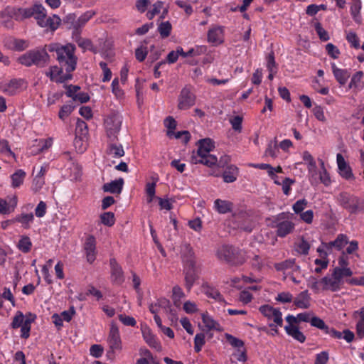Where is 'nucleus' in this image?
<instances>
[{
    "mask_svg": "<svg viewBox=\"0 0 364 364\" xmlns=\"http://www.w3.org/2000/svg\"><path fill=\"white\" fill-rule=\"evenodd\" d=\"M47 48L50 53H56V60L60 67L64 68L66 73H71L76 69L77 58L75 55L76 49L75 45L52 43L47 45Z\"/></svg>",
    "mask_w": 364,
    "mask_h": 364,
    "instance_id": "f257e3e1",
    "label": "nucleus"
},
{
    "mask_svg": "<svg viewBox=\"0 0 364 364\" xmlns=\"http://www.w3.org/2000/svg\"><path fill=\"white\" fill-rule=\"evenodd\" d=\"M198 149L196 153L191 156V163L193 164H201L208 167H212L218 163V158L210 152L214 148V142L209 138L200 139L198 142Z\"/></svg>",
    "mask_w": 364,
    "mask_h": 364,
    "instance_id": "f03ea898",
    "label": "nucleus"
},
{
    "mask_svg": "<svg viewBox=\"0 0 364 364\" xmlns=\"http://www.w3.org/2000/svg\"><path fill=\"white\" fill-rule=\"evenodd\" d=\"M47 45L43 48L30 50L18 58V62L26 67L36 65L38 68L46 67L50 60Z\"/></svg>",
    "mask_w": 364,
    "mask_h": 364,
    "instance_id": "7ed1b4c3",
    "label": "nucleus"
},
{
    "mask_svg": "<svg viewBox=\"0 0 364 364\" xmlns=\"http://www.w3.org/2000/svg\"><path fill=\"white\" fill-rule=\"evenodd\" d=\"M218 259L226 262L231 266H240L247 259L246 252L239 247L229 245L220 247L216 252Z\"/></svg>",
    "mask_w": 364,
    "mask_h": 364,
    "instance_id": "20e7f679",
    "label": "nucleus"
},
{
    "mask_svg": "<svg viewBox=\"0 0 364 364\" xmlns=\"http://www.w3.org/2000/svg\"><path fill=\"white\" fill-rule=\"evenodd\" d=\"M32 11L28 8H16L7 6L0 13L1 25L6 28H13L14 23L13 20L22 21L31 17Z\"/></svg>",
    "mask_w": 364,
    "mask_h": 364,
    "instance_id": "39448f33",
    "label": "nucleus"
},
{
    "mask_svg": "<svg viewBox=\"0 0 364 364\" xmlns=\"http://www.w3.org/2000/svg\"><path fill=\"white\" fill-rule=\"evenodd\" d=\"M32 11L31 16H34L38 24L41 27L47 28L51 31H55L60 23V18L56 16L47 17L45 8L41 4H35L28 8Z\"/></svg>",
    "mask_w": 364,
    "mask_h": 364,
    "instance_id": "423d86ee",
    "label": "nucleus"
},
{
    "mask_svg": "<svg viewBox=\"0 0 364 364\" xmlns=\"http://www.w3.org/2000/svg\"><path fill=\"white\" fill-rule=\"evenodd\" d=\"M337 201L339 205L347 210L350 214L364 213V200L348 192L341 193Z\"/></svg>",
    "mask_w": 364,
    "mask_h": 364,
    "instance_id": "0eeeda50",
    "label": "nucleus"
},
{
    "mask_svg": "<svg viewBox=\"0 0 364 364\" xmlns=\"http://www.w3.org/2000/svg\"><path fill=\"white\" fill-rule=\"evenodd\" d=\"M293 215L290 213H281L272 221V227L277 229L276 234L279 237H284L294 230L295 225L291 220Z\"/></svg>",
    "mask_w": 364,
    "mask_h": 364,
    "instance_id": "6e6552de",
    "label": "nucleus"
},
{
    "mask_svg": "<svg viewBox=\"0 0 364 364\" xmlns=\"http://www.w3.org/2000/svg\"><path fill=\"white\" fill-rule=\"evenodd\" d=\"M122 122V116L115 112H110L105 119L104 125L107 138L110 141L117 139Z\"/></svg>",
    "mask_w": 364,
    "mask_h": 364,
    "instance_id": "1a4fd4ad",
    "label": "nucleus"
},
{
    "mask_svg": "<svg viewBox=\"0 0 364 364\" xmlns=\"http://www.w3.org/2000/svg\"><path fill=\"white\" fill-rule=\"evenodd\" d=\"M196 95L191 92L189 87H184L180 92L178 98V108L186 110L195 105Z\"/></svg>",
    "mask_w": 364,
    "mask_h": 364,
    "instance_id": "9d476101",
    "label": "nucleus"
},
{
    "mask_svg": "<svg viewBox=\"0 0 364 364\" xmlns=\"http://www.w3.org/2000/svg\"><path fill=\"white\" fill-rule=\"evenodd\" d=\"M25 81L21 78H14L9 81L0 82V91L9 96H13L20 92Z\"/></svg>",
    "mask_w": 364,
    "mask_h": 364,
    "instance_id": "9b49d317",
    "label": "nucleus"
},
{
    "mask_svg": "<svg viewBox=\"0 0 364 364\" xmlns=\"http://www.w3.org/2000/svg\"><path fill=\"white\" fill-rule=\"evenodd\" d=\"M259 312L268 320H273L279 327L283 326L282 314L279 309H276L270 305H262L259 308Z\"/></svg>",
    "mask_w": 364,
    "mask_h": 364,
    "instance_id": "f8f14e48",
    "label": "nucleus"
},
{
    "mask_svg": "<svg viewBox=\"0 0 364 364\" xmlns=\"http://www.w3.org/2000/svg\"><path fill=\"white\" fill-rule=\"evenodd\" d=\"M107 343L109 348L114 351L122 349V340L118 326L114 322L110 324V329L107 337Z\"/></svg>",
    "mask_w": 364,
    "mask_h": 364,
    "instance_id": "ddd939ff",
    "label": "nucleus"
},
{
    "mask_svg": "<svg viewBox=\"0 0 364 364\" xmlns=\"http://www.w3.org/2000/svg\"><path fill=\"white\" fill-rule=\"evenodd\" d=\"M225 27L222 26H213L207 33V41L213 46H218L224 42Z\"/></svg>",
    "mask_w": 364,
    "mask_h": 364,
    "instance_id": "4468645a",
    "label": "nucleus"
},
{
    "mask_svg": "<svg viewBox=\"0 0 364 364\" xmlns=\"http://www.w3.org/2000/svg\"><path fill=\"white\" fill-rule=\"evenodd\" d=\"M110 278L113 284L121 285L124 282V272L115 258L109 259Z\"/></svg>",
    "mask_w": 364,
    "mask_h": 364,
    "instance_id": "2eb2a0df",
    "label": "nucleus"
},
{
    "mask_svg": "<svg viewBox=\"0 0 364 364\" xmlns=\"http://www.w3.org/2000/svg\"><path fill=\"white\" fill-rule=\"evenodd\" d=\"M64 68H58L57 65L50 66L49 70L45 73L46 75L50 78L51 81L56 82H63L72 78V74L66 73L63 75V69Z\"/></svg>",
    "mask_w": 364,
    "mask_h": 364,
    "instance_id": "dca6fc26",
    "label": "nucleus"
},
{
    "mask_svg": "<svg viewBox=\"0 0 364 364\" xmlns=\"http://www.w3.org/2000/svg\"><path fill=\"white\" fill-rule=\"evenodd\" d=\"M183 274L185 275V287L187 291H190L195 282L199 278L196 265L183 267Z\"/></svg>",
    "mask_w": 364,
    "mask_h": 364,
    "instance_id": "f3484780",
    "label": "nucleus"
},
{
    "mask_svg": "<svg viewBox=\"0 0 364 364\" xmlns=\"http://www.w3.org/2000/svg\"><path fill=\"white\" fill-rule=\"evenodd\" d=\"M336 162L338 165V173L342 178L346 180L354 178V176L350 166L346 161L343 156L341 153H338L336 155Z\"/></svg>",
    "mask_w": 364,
    "mask_h": 364,
    "instance_id": "a211bd4d",
    "label": "nucleus"
},
{
    "mask_svg": "<svg viewBox=\"0 0 364 364\" xmlns=\"http://www.w3.org/2000/svg\"><path fill=\"white\" fill-rule=\"evenodd\" d=\"M84 250L86 254L87 260L92 264L96 259V240L93 235H89L84 244Z\"/></svg>",
    "mask_w": 364,
    "mask_h": 364,
    "instance_id": "6ab92c4d",
    "label": "nucleus"
},
{
    "mask_svg": "<svg viewBox=\"0 0 364 364\" xmlns=\"http://www.w3.org/2000/svg\"><path fill=\"white\" fill-rule=\"evenodd\" d=\"M95 14V13L93 11L90 10L82 14L78 18L76 17L73 35L75 36H79L80 35L82 28L93 17Z\"/></svg>",
    "mask_w": 364,
    "mask_h": 364,
    "instance_id": "aec40b11",
    "label": "nucleus"
},
{
    "mask_svg": "<svg viewBox=\"0 0 364 364\" xmlns=\"http://www.w3.org/2000/svg\"><path fill=\"white\" fill-rule=\"evenodd\" d=\"M294 305L296 308L307 309L311 306V296L308 290L301 291L293 299Z\"/></svg>",
    "mask_w": 364,
    "mask_h": 364,
    "instance_id": "412c9836",
    "label": "nucleus"
},
{
    "mask_svg": "<svg viewBox=\"0 0 364 364\" xmlns=\"http://www.w3.org/2000/svg\"><path fill=\"white\" fill-rule=\"evenodd\" d=\"M321 283L323 284V290H329L333 292L338 291L341 288V283L336 276L324 277L321 279Z\"/></svg>",
    "mask_w": 364,
    "mask_h": 364,
    "instance_id": "4be33fe9",
    "label": "nucleus"
},
{
    "mask_svg": "<svg viewBox=\"0 0 364 364\" xmlns=\"http://www.w3.org/2000/svg\"><path fill=\"white\" fill-rule=\"evenodd\" d=\"M87 134V124L83 120L77 119L75 128L76 136L74 141L75 146H77L78 143H81L82 141H84V139H86Z\"/></svg>",
    "mask_w": 364,
    "mask_h": 364,
    "instance_id": "5701e85b",
    "label": "nucleus"
},
{
    "mask_svg": "<svg viewBox=\"0 0 364 364\" xmlns=\"http://www.w3.org/2000/svg\"><path fill=\"white\" fill-rule=\"evenodd\" d=\"M332 73L336 81L340 85H344L350 76V73L347 69L338 68L335 63H331Z\"/></svg>",
    "mask_w": 364,
    "mask_h": 364,
    "instance_id": "b1692460",
    "label": "nucleus"
},
{
    "mask_svg": "<svg viewBox=\"0 0 364 364\" xmlns=\"http://www.w3.org/2000/svg\"><path fill=\"white\" fill-rule=\"evenodd\" d=\"M202 321L205 326V327L208 331H216L220 332L223 331V328L220 325V323L213 319V318L208 313H203L201 315Z\"/></svg>",
    "mask_w": 364,
    "mask_h": 364,
    "instance_id": "393cba45",
    "label": "nucleus"
},
{
    "mask_svg": "<svg viewBox=\"0 0 364 364\" xmlns=\"http://www.w3.org/2000/svg\"><path fill=\"white\" fill-rule=\"evenodd\" d=\"M233 203L229 200L216 199L214 201V209L220 214L231 213L233 210Z\"/></svg>",
    "mask_w": 364,
    "mask_h": 364,
    "instance_id": "a878e982",
    "label": "nucleus"
},
{
    "mask_svg": "<svg viewBox=\"0 0 364 364\" xmlns=\"http://www.w3.org/2000/svg\"><path fill=\"white\" fill-rule=\"evenodd\" d=\"M124 182V179L122 178H119V179L112 181L110 183H105L102 189L105 192L119 194L122 191Z\"/></svg>",
    "mask_w": 364,
    "mask_h": 364,
    "instance_id": "bb28decb",
    "label": "nucleus"
},
{
    "mask_svg": "<svg viewBox=\"0 0 364 364\" xmlns=\"http://www.w3.org/2000/svg\"><path fill=\"white\" fill-rule=\"evenodd\" d=\"M202 289L203 293L208 297L215 299L217 301L221 302L224 301V298L223 295L220 293L218 289L215 287L208 284V283H204L202 285Z\"/></svg>",
    "mask_w": 364,
    "mask_h": 364,
    "instance_id": "cd10ccee",
    "label": "nucleus"
},
{
    "mask_svg": "<svg viewBox=\"0 0 364 364\" xmlns=\"http://www.w3.org/2000/svg\"><path fill=\"white\" fill-rule=\"evenodd\" d=\"M238 175V168L235 165H230L223 173V181L228 183H233L237 180Z\"/></svg>",
    "mask_w": 364,
    "mask_h": 364,
    "instance_id": "c85d7f7f",
    "label": "nucleus"
},
{
    "mask_svg": "<svg viewBox=\"0 0 364 364\" xmlns=\"http://www.w3.org/2000/svg\"><path fill=\"white\" fill-rule=\"evenodd\" d=\"M284 330L287 334L294 340L303 343L306 341L305 335L299 330L298 326H285Z\"/></svg>",
    "mask_w": 364,
    "mask_h": 364,
    "instance_id": "c756f323",
    "label": "nucleus"
},
{
    "mask_svg": "<svg viewBox=\"0 0 364 364\" xmlns=\"http://www.w3.org/2000/svg\"><path fill=\"white\" fill-rule=\"evenodd\" d=\"M107 154L114 158H120L124 155V150L122 144L109 141L107 148Z\"/></svg>",
    "mask_w": 364,
    "mask_h": 364,
    "instance_id": "7c9ffc66",
    "label": "nucleus"
},
{
    "mask_svg": "<svg viewBox=\"0 0 364 364\" xmlns=\"http://www.w3.org/2000/svg\"><path fill=\"white\" fill-rule=\"evenodd\" d=\"M362 9L361 0H351L350 12L353 19L358 23H360L362 18L360 10Z\"/></svg>",
    "mask_w": 364,
    "mask_h": 364,
    "instance_id": "2f4dec72",
    "label": "nucleus"
},
{
    "mask_svg": "<svg viewBox=\"0 0 364 364\" xmlns=\"http://www.w3.org/2000/svg\"><path fill=\"white\" fill-rule=\"evenodd\" d=\"M183 266L196 265L194 252L190 245H186L182 252Z\"/></svg>",
    "mask_w": 364,
    "mask_h": 364,
    "instance_id": "473e14b6",
    "label": "nucleus"
},
{
    "mask_svg": "<svg viewBox=\"0 0 364 364\" xmlns=\"http://www.w3.org/2000/svg\"><path fill=\"white\" fill-rule=\"evenodd\" d=\"M33 220L34 215L32 213H21L15 218L16 222L21 223L24 229H29L31 228V223L33 222Z\"/></svg>",
    "mask_w": 364,
    "mask_h": 364,
    "instance_id": "72a5a7b5",
    "label": "nucleus"
},
{
    "mask_svg": "<svg viewBox=\"0 0 364 364\" xmlns=\"http://www.w3.org/2000/svg\"><path fill=\"white\" fill-rule=\"evenodd\" d=\"M141 332L144 340L150 347L155 348L159 347V343L156 341V336L152 333L149 328H142Z\"/></svg>",
    "mask_w": 364,
    "mask_h": 364,
    "instance_id": "f704fd0d",
    "label": "nucleus"
},
{
    "mask_svg": "<svg viewBox=\"0 0 364 364\" xmlns=\"http://www.w3.org/2000/svg\"><path fill=\"white\" fill-rule=\"evenodd\" d=\"M17 247L23 253L29 252L32 247V242L30 237L26 235L21 236L18 242Z\"/></svg>",
    "mask_w": 364,
    "mask_h": 364,
    "instance_id": "c9c22d12",
    "label": "nucleus"
},
{
    "mask_svg": "<svg viewBox=\"0 0 364 364\" xmlns=\"http://www.w3.org/2000/svg\"><path fill=\"white\" fill-rule=\"evenodd\" d=\"M363 77V73L362 71L356 72L351 77L350 82L348 85L349 89H357L360 90L363 88L362 78Z\"/></svg>",
    "mask_w": 364,
    "mask_h": 364,
    "instance_id": "e433bc0d",
    "label": "nucleus"
},
{
    "mask_svg": "<svg viewBox=\"0 0 364 364\" xmlns=\"http://www.w3.org/2000/svg\"><path fill=\"white\" fill-rule=\"evenodd\" d=\"M348 243V237L344 234H339L336 237V240L331 241L332 247L340 251Z\"/></svg>",
    "mask_w": 364,
    "mask_h": 364,
    "instance_id": "4c0bfd02",
    "label": "nucleus"
},
{
    "mask_svg": "<svg viewBox=\"0 0 364 364\" xmlns=\"http://www.w3.org/2000/svg\"><path fill=\"white\" fill-rule=\"evenodd\" d=\"M26 176V173L22 169L17 170L11 176V185L14 188L19 187L23 182Z\"/></svg>",
    "mask_w": 364,
    "mask_h": 364,
    "instance_id": "58836bf2",
    "label": "nucleus"
},
{
    "mask_svg": "<svg viewBox=\"0 0 364 364\" xmlns=\"http://www.w3.org/2000/svg\"><path fill=\"white\" fill-rule=\"evenodd\" d=\"M353 274L352 270L349 267H335L333 271V276H336L342 284V279L343 277H350Z\"/></svg>",
    "mask_w": 364,
    "mask_h": 364,
    "instance_id": "ea45409f",
    "label": "nucleus"
},
{
    "mask_svg": "<svg viewBox=\"0 0 364 364\" xmlns=\"http://www.w3.org/2000/svg\"><path fill=\"white\" fill-rule=\"evenodd\" d=\"M171 30L172 26L169 21L161 22L158 27V31L162 38L168 37Z\"/></svg>",
    "mask_w": 364,
    "mask_h": 364,
    "instance_id": "a19ab883",
    "label": "nucleus"
},
{
    "mask_svg": "<svg viewBox=\"0 0 364 364\" xmlns=\"http://www.w3.org/2000/svg\"><path fill=\"white\" fill-rule=\"evenodd\" d=\"M320 165L321 171L319 174V178L323 185L328 186L331 183L330 175L326 169L324 162L322 160L320 161Z\"/></svg>",
    "mask_w": 364,
    "mask_h": 364,
    "instance_id": "79ce46f5",
    "label": "nucleus"
},
{
    "mask_svg": "<svg viewBox=\"0 0 364 364\" xmlns=\"http://www.w3.org/2000/svg\"><path fill=\"white\" fill-rule=\"evenodd\" d=\"M101 223L108 227H112L115 223L114 214L112 212H105L100 215Z\"/></svg>",
    "mask_w": 364,
    "mask_h": 364,
    "instance_id": "37998d69",
    "label": "nucleus"
},
{
    "mask_svg": "<svg viewBox=\"0 0 364 364\" xmlns=\"http://www.w3.org/2000/svg\"><path fill=\"white\" fill-rule=\"evenodd\" d=\"M75 106L73 104L63 105L58 112L59 118L64 121L74 110Z\"/></svg>",
    "mask_w": 364,
    "mask_h": 364,
    "instance_id": "c03bdc74",
    "label": "nucleus"
},
{
    "mask_svg": "<svg viewBox=\"0 0 364 364\" xmlns=\"http://www.w3.org/2000/svg\"><path fill=\"white\" fill-rule=\"evenodd\" d=\"M24 324V315L21 311H18L13 318L11 323V328L16 329Z\"/></svg>",
    "mask_w": 364,
    "mask_h": 364,
    "instance_id": "a18cd8bd",
    "label": "nucleus"
},
{
    "mask_svg": "<svg viewBox=\"0 0 364 364\" xmlns=\"http://www.w3.org/2000/svg\"><path fill=\"white\" fill-rule=\"evenodd\" d=\"M314 28L321 41H327L330 39L328 33L323 28L320 22L314 23Z\"/></svg>",
    "mask_w": 364,
    "mask_h": 364,
    "instance_id": "49530a36",
    "label": "nucleus"
},
{
    "mask_svg": "<svg viewBox=\"0 0 364 364\" xmlns=\"http://www.w3.org/2000/svg\"><path fill=\"white\" fill-rule=\"evenodd\" d=\"M205 336L204 333H197L194 338V350L196 353H199L201 350L203 346L205 343Z\"/></svg>",
    "mask_w": 364,
    "mask_h": 364,
    "instance_id": "de8ad7c7",
    "label": "nucleus"
},
{
    "mask_svg": "<svg viewBox=\"0 0 364 364\" xmlns=\"http://www.w3.org/2000/svg\"><path fill=\"white\" fill-rule=\"evenodd\" d=\"M148 48L144 45H141L135 50L136 59L140 63L144 61L148 55Z\"/></svg>",
    "mask_w": 364,
    "mask_h": 364,
    "instance_id": "09e8293b",
    "label": "nucleus"
},
{
    "mask_svg": "<svg viewBox=\"0 0 364 364\" xmlns=\"http://www.w3.org/2000/svg\"><path fill=\"white\" fill-rule=\"evenodd\" d=\"M346 40L352 48L358 49L360 47L359 38L355 32H348L346 34Z\"/></svg>",
    "mask_w": 364,
    "mask_h": 364,
    "instance_id": "8fccbe9b",
    "label": "nucleus"
},
{
    "mask_svg": "<svg viewBox=\"0 0 364 364\" xmlns=\"http://www.w3.org/2000/svg\"><path fill=\"white\" fill-rule=\"evenodd\" d=\"M293 294L289 291H282L277 294L275 300L282 304L291 303L293 301Z\"/></svg>",
    "mask_w": 364,
    "mask_h": 364,
    "instance_id": "3c124183",
    "label": "nucleus"
},
{
    "mask_svg": "<svg viewBox=\"0 0 364 364\" xmlns=\"http://www.w3.org/2000/svg\"><path fill=\"white\" fill-rule=\"evenodd\" d=\"M267 68L269 72L277 70V63L275 62L274 53L271 51L266 57Z\"/></svg>",
    "mask_w": 364,
    "mask_h": 364,
    "instance_id": "603ef678",
    "label": "nucleus"
},
{
    "mask_svg": "<svg viewBox=\"0 0 364 364\" xmlns=\"http://www.w3.org/2000/svg\"><path fill=\"white\" fill-rule=\"evenodd\" d=\"M302 158H303V160L306 163H307L308 168L309 171H312L316 168V161H315L314 157L312 156V155L308 151H305L303 152Z\"/></svg>",
    "mask_w": 364,
    "mask_h": 364,
    "instance_id": "864d4df0",
    "label": "nucleus"
},
{
    "mask_svg": "<svg viewBox=\"0 0 364 364\" xmlns=\"http://www.w3.org/2000/svg\"><path fill=\"white\" fill-rule=\"evenodd\" d=\"M0 153L7 156H15L14 153L9 146V141L6 139H0Z\"/></svg>",
    "mask_w": 364,
    "mask_h": 364,
    "instance_id": "5fc2aeb1",
    "label": "nucleus"
},
{
    "mask_svg": "<svg viewBox=\"0 0 364 364\" xmlns=\"http://www.w3.org/2000/svg\"><path fill=\"white\" fill-rule=\"evenodd\" d=\"M99 65L103 72V77L102 79V82H109L112 78V73L110 69L108 68L107 63L101 61L99 63Z\"/></svg>",
    "mask_w": 364,
    "mask_h": 364,
    "instance_id": "6e6d98bb",
    "label": "nucleus"
},
{
    "mask_svg": "<svg viewBox=\"0 0 364 364\" xmlns=\"http://www.w3.org/2000/svg\"><path fill=\"white\" fill-rule=\"evenodd\" d=\"M225 338H226L227 341H228V343L232 347L237 348L238 349L244 347L245 343L241 339H239V338L233 336L232 335H230L228 333L225 334Z\"/></svg>",
    "mask_w": 364,
    "mask_h": 364,
    "instance_id": "4d7b16f0",
    "label": "nucleus"
},
{
    "mask_svg": "<svg viewBox=\"0 0 364 364\" xmlns=\"http://www.w3.org/2000/svg\"><path fill=\"white\" fill-rule=\"evenodd\" d=\"M294 264V259H287L282 262L275 263L274 268L276 269L277 271H284L288 269L292 268Z\"/></svg>",
    "mask_w": 364,
    "mask_h": 364,
    "instance_id": "13d9d810",
    "label": "nucleus"
},
{
    "mask_svg": "<svg viewBox=\"0 0 364 364\" xmlns=\"http://www.w3.org/2000/svg\"><path fill=\"white\" fill-rule=\"evenodd\" d=\"M279 153V148L277 144V141L274 142L271 141L265 151V154L267 156H269L272 158H276Z\"/></svg>",
    "mask_w": 364,
    "mask_h": 364,
    "instance_id": "bf43d9fd",
    "label": "nucleus"
},
{
    "mask_svg": "<svg viewBox=\"0 0 364 364\" xmlns=\"http://www.w3.org/2000/svg\"><path fill=\"white\" fill-rule=\"evenodd\" d=\"M157 304L159 305V308L163 310L164 313L171 312L173 311V309L171 308V303L168 299L166 298H161L157 300Z\"/></svg>",
    "mask_w": 364,
    "mask_h": 364,
    "instance_id": "052dcab7",
    "label": "nucleus"
},
{
    "mask_svg": "<svg viewBox=\"0 0 364 364\" xmlns=\"http://www.w3.org/2000/svg\"><path fill=\"white\" fill-rule=\"evenodd\" d=\"M78 38V39H76V41L80 48L94 51L93 44L90 39L81 38L80 36H76V38Z\"/></svg>",
    "mask_w": 364,
    "mask_h": 364,
    "instance_id": "680f3d73",
    "label": "nucleus"
},
{
    "mask_svg": "<svg viewBox=\"0 0 364 364\" xmlns=\"http://www.w3.org/2000/svg\"><path fill=\"white\" fill-rule=\"evenodd\" d=\"M230 123L232 125V129L237 132H241L242 131V117L237 115L234 116L230 119Z\"/></svg>",
    "mask_w": 364,
    "mask_h": 364,
    "instance_id": "e2e57ef3",
    "label": "nucleus"
},
{
    "mask_svg": "<svg viewBox=\"0 0 364 364\" xmlns=\"http://www.w3.org/2000/svg\"><path fill=\"white\" fill-rule=\"evenodd\" d=\"M119 320L124 325L127 326H135L136 321L132 316H127L125 314H119L118 316Z\"/></svg>",
    "mask_w": 364,
    "mask_h": 364,
    "instance_id": "0e129e2a",
    "label": "nucleus"
},
{
    "mask_svg": "<svg viewBox=\"0 0 364 364\" xmlns=\"http://www.w3.org/2000/svg\"><path fill=\"white\" fill-rule=\"evenodd\" d=\"M311 326L316 327L318 329L323 330L324 332L327 328L328 326L326 325L325 322L318 316H313L310 321Z\"/></svg>",
    "mask_w": 364,
    "mask_h": 364,
    "instance_id": "69168bd1",
    "label": "nucleus"
},
{
    "mask_svg": "<svg viewBox=\"0 0 364 364\" xmlns=\"http://www.w3.org/2000/svg\"><path fill=\"white\" fill-rule=\"evenodd\" d=\"M326 50L328 55L333 59H337L340 55L339 49L331 43L326 44Z\"/></svg>",
    "mask_w": 364,
    "mask_h": 364,
    "instance_id": "338daca9",
    "label": "nucleus"
},
{
    "mask_svg": "<svg viewBox=\"0 0 364 364\" xmlns=\"http://www.w3.org/2000/svg\"><path fill=\"white\" fill-rule=\"evenodd\" d=\"M328 359V353L327 351H322L316 354L314 364H326Z\"/></svg>",
    "mask_w": 364,
    "mask_h": 364,
    "instance_id": "774afa93",
    "label": "nucleus"
}]
</instances>
